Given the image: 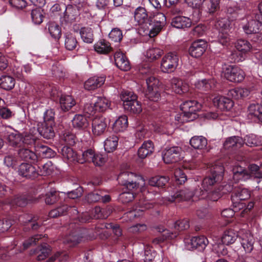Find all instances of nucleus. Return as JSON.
<instances>
[{"label": "nucleus", "mask_w": 262, "mask_h": 262, "mask_svg": "<svg viewBox=\"0 0 262 262\" xmlns=\"http://www.w3.org/2000/svg\"><path fill=\"white\" fill-rule=\"evenodd\" d=\"M36 148L39 156L43 158H51L55 156V152L47 146L38 145Z\"/></svg>", "instance_id": "nucleus-41"}, {"label": "nucleus", "mask_w": 262, "mask_h": 262, "mask_svg": "<svg viewBox=\"0 0 262 262\" xmlns=\"http://www.w3.org/2000/svg\"><path fill=\"white\" fill-rule=\"evenodd\" d=\"M168 178L164 176H156L149 180L148 183L151 186L162 187L165 185Z\"/></svg>", "instance_id": "nucleus-47"}, {"label": "nucleus", "mask_w": 262, "mask_h": 262, "mask_svg": "<svg viewBox=\"0 0 262 262\" xmlns=\"http://www.w3.org/2000/svg\"><path fill=\"white\" fill-rule=\"evenodd\" d=\"M134 19L139 25L147 23L148 17L146 9L142 7H138L134 12Z\"/></svg>", "instance_id": "nucleus-26"}, {"label": "nucleus", "mask_w": 262, "mask_h": 262, "mask_svg": "<svg viewBox=\"0 0 262 262\" xmlns=\"http://www.w3.org/2000/svg\"><path fill=\"white\" fill-rule=\"evenodd\" d=\"M221 180H217V177L210 173L205 177L202 182V187L205 190H208L210 188L216 183L220 182Z\"/></svg>", "instance_id": "nucleus-46"}, {"label": "nucleus", "mask_w": 262, "mask_h": 262, "mask_svg": "<svg viewBox=\"0 0 262 262\" xmlns=\"http://www.w3.org/2000/svg\"><path fill=\"white\" fill-rule=\"evenodd\" d=\"M72 122L73 127L79 129L85 128L89 125L86 117L80 114L76 115Z\"/></svg>", "instance_id": "nucleus-33"}, {"label": "nucleus", "mask_w": 262, "mask_h": 262, "mask_svg": "<svg viewBox=\"0 0 262 262\" xmlns=\"http://www.w3.org/2000/svg\"><path fill=\"white\" fill-rule=\"evenodd\" d=\"M153 207V205L147 201L140 200L136 208L126 213V216L130 221L141 216L145 210Z\"/></svg>", "instance_id": "nucleus-8"}, {"label": "nucleus", "mask_w": 262, "mask_h": 262, "mask_svg": "<svg viewBox=\"0 0 262 262\" xmlns=\"http://www.w3.org/2000/svg\"><path fill=\"white\" fill-rule=\"evenodd\" d=\"M250 197V191L246 188H238L231 195V201L235 207L241 208L243 205L241 202L248 199Z\"/></svg>", "instance_id": "nucleus-10"}, {"label": "nucleus", "mask_w": 262, "mask_h": 262, "mask_svg": "<svg viewBox=\"0 0 262 262\" xmlns=\"http://www.w3.org/2000/svg\"><path fill=\"white\" fill-rule=\"evenodd\" d=\"M238 235L233 230H229L224 232L222 237V242L224 244L230 245L234 243Z\"/></svg>", "instance_id": "nucleus-48"}, {"label": "nucleus", "mask_w": 262, "mask_h": 262, "mask_svg": "<svg viewBox=\"0 0 262 262\" xmlns=\"http://www.w3.org/2000/svg\"><path fill=\"white\" fill-rule=\"evenodd\" d=\"M189 143L194 149H203L206 147L207 140L202 136H195L191 138Z\"/></svg>", "instance_id": "nucleus-31"}, {"label": "nucleus", "mask_w": 262, "mask_h": 262, "mask_svg": "<svg viewBox=\"0 0 262 262\" xmlns=\"http://www.w3.org/2000/svg\"><path fill=\"white\" fill-rule=\"evenodd\" d=\"M154 27L149 32L150 37L157 35L166 24V16L163 13H158L154 16Z\"/></svg>", "instance_id": "nucleus-9"}, {"label": "nucleus", "mask_w": 262, "mask_h": 262, "mask_svg": "<svg viewBox=\"0 0 262 262\" xmlns=\"http://www.w3.org/2000/svg\"><path fill=\"white\" fill-rule=\"evenodd\" d=\"M61 154L63 158L70 162H78L79 157L77 152L72 148L64 146L61 149Z\"/></svg>", "instance_id": "nucleus-29"}, {"label": "nucleus", "mask_w": 262, "mask_h": 262, "mask_svg": "<svg viewBox=\"0 0 262 262\" xmlns=\"http://www.w3.org/2000/svg\"><path fill=\"white\" fill-rule=\"evenodd\" d=\"M154 150V146L152 141L148 140L145 141L139 148L138 154L141 159H144L148 155H151Z\"/></svg>", "instance_id": "nucleus-27"}, {"label": "nucleus", "mask_w": 262, "mask_h": 262, "mask_svg": "<svg viewBox=\"0 0 262 262\" xmlns=\"http://www.w3.org/2000/svg\"><path fill=\"white\" fill-rule=\"evenodd\" d=\"M193 196L192 191L187 188L182 189L176 192L173 195L168 198V201L170 202H179L182 201L190 200Z\"/></svg>", "instance_id": "nucleus-16"}, {"label": "nucleus", "mask_w": 262, "mask_h": 262, "mask_svg": "<svg viewBox=\"0 0 262 262\" xmlns=\"http://www.w3.org/2000/svg\"><path fill=\"white\" fill-rule=\"evenodd\" d=\"M80 34L81 39L84 42L91 43L93 41V32L91 28H81L80 30Z\"/></svg>", "instance_id": "nucleus-42"}, {"label": "nucleus", "mask_w": 262, "mask_h": 262, "mask_svg": "<svg viewBox=\"0 0 262 262\" xmlns=\"http://www.w3.org/2000/svg\"><path fill=\"white\" fill-rule=\"evenodd\" d=\"M33 200L30 197L25 195H17L14 197L11 203L13 205L19 207H24L30 203H32Z\"/></svg>", "instance_id": "nucleus-44"}, {"label": "nucleus", "mask_w": 262, "mask_h": 262, "mask_svg": "<svg viewBox=\"0 0 262 262\" xmlns=\"http://www.w3.org/2000/svg\"><path fill=\"white\" fill-rule=\"evenodd\" d=\"M105 78L103 76H94L88 79L84 83V88L89 91L94 90L103 84Z\"/></svg>", "instance_id": "nucleus-20"}, {"label": "nucleus", "mask_w": 262, "mask_h": 262, "mask_svg": "<svg viewBox=\"0 0 262 262\" xmlns=\"http://www.w3.org/2000/svg\"><path fill=\"white\" fill-rule=\"evenodd\" d=\"M262 116V105L259 103H251L248 107L247 117L249 119L259 120Z\"/></svg>", "instance_id": "nucleus-19"}, {"label": "nucleus", "mask_w": 262, "mask_h": 262, "mask_svg": "<svg viewBox=\"0 0 262 262\" xmlns=\"http://www.w3.org/2000/svg\"><path fill=\"white\" fill-rule=\"evenodd\" d=\"M206 42L202 39L194 41L189 48V53L192 57L198 58L201 56L205 51Z\"/></svg>", "instance_id": "nucleus-13"}, {"label": "nucleus", "mask_w": 262, "mask_h": 262, "mask_svg": "<svg viewBox=\"0 0 262 262\" xmlns=\"http://www.w3.org/2000/svg\"><path fill=\"white\" fill-rule=\"evenodd\" d=\"M250 94L248 89L242 88H237L229 91L228 95L234 99H237L248 96Z\"/></svg>", "instance_id": "nucleus-43"}, {"label": "nucleus", "mask_w": 262, "mask_h": 262, "mask_svg": "<svg viewBox=\"0 0 262 262\" xmlns=\"http://www.w3.org/2000/svg\"><path fill=\"white\" fill-rule=\"evenodd\" d=\"M51 252V247L47 244L44 243L36 248L34 254L36 255V259L40 261L43 260L48 257Z\"/></svg>", "instance_id": "nucleus-24"}, {"label": "nucleus", "mask_w": 262, "mask_h": 262, "mask_svg": "<svg viewBox=\"0 0 262 262\" xmlns=\"http://www.w3.org/2000/svg\"><path fill=\"white\" fill-rule=\"evenodd\" d=\"M109 37L113 41H121L123 37L122 31L118 28L113 29L109 34Z\"/></svg>", "instance_id": "nucleus-63"}, {"label": "nucleus", "mask_w": 262, "mask_h": 262, "mask_svg": "<svg viewBox=\"0 0 262 262\" xmlns=\"http://www.w3.org/2000/svg\"><path fill=\"white\" fill-rule=\"evenodd\" d=\"M59 200V193L56 191H50L46 195L45 202L49 205H52Z\"/></svg>", "instance_id": "nucleus-64"}, {"label": "nucleus", "mask_w": 262, "mask_h": 262, "mask_svg": "<svg viewBox=\"0 0 262 262\" xmlns=\"http://www.w3.org/2000/svg\"><path fill=\"white\" fill-rule=\"evenodd\" d=\"M95 51L99 54H106L112 50L110 43L105 40H101L98 41L94 45Z\"/></svg>", "instance_id": "nucleus-40"}, {"label": "nucleus", "mask_w": 262, "mask_h": 262, "mask_svg": "<svg viewBox=\"0 0 262 262\" xmlns=\"http://www.w3.org/2000/svg\"><path fill=\"white\" fill-rule=\"evenodd\" d=\"M194 85L196 88L202 91H207L212 88L214 83L212 80L203 79L196 82Z\"/></svg>", "instance_id": "nucleus-52"}, {"label": "nucleus", "mask_w": 262, "mask_h": 262, "mask_svg": "<svg viewBox=\"0 0 262 262\" xmlns=\"http://www.w3.org/2000/svg\"><path fill=\"white\" fill-rule=\"evenodd\" d=\"M207 238L204 236H201L198 237H193L190 241L189 244L191 245L190 249H204L208 244Z\"/></svg>", "instance_id": "nucleus-30"}, {"label": "nucleus", "mask_w": 262, "mask_h": 262, "mask_svg": "<svg viewBox=\"0 0 262 262\" xmlns=\"http://www.w3.org/2000/svg\"><path fill=\"white\" fill-rule=\"evenodd\" d=\"M48 30L51 36L55 39H59L61 35V29L59 25L52 22L48 24Z\"/></svg>", "instance_id": "nucleus-50"}, {"label": "nucleus", "mask_w": 262, "mask_h": 262, "mask_svg": "<svg viewBox=\"0 0 262 262\" xmlns=\"http://www.w3.org/2000/svg\"><path fill=\"white\" fill-rule=\"evenodd\" d=\"M54 126L47 124L46 123H39L38 124L36 131L44 138L50 139L55 136V132L53 129Z\"/></svg>", "instance_id": "nucleus-18"}, {"label": "nucleus", "mask_w": 262, "mask_h": 262, "mask_svg": "<svg viewBox=\"0 0 262 262\" xmlns=\"http://www.w3.org/2000/svg\"><path fill=\"white\" fill-rule=\"evenodd\" d=\"M6 140L10 146L16 147L20 144L23 137L17 130H7Z\"/></svg>", "instance_id": "nucleus-21"}, {"label": "nucleus", "mask_w": 262, "mask_h": 262, "mask_svg": "<svg viewBox=\"0 0 262 262\" xmlns=\"http://www.w3.org/2000/svg\"><path fill=\"white\" fill-rule=\"evenodd\" d=\"M15 84V80L14 78L8 75H3L0 78V86L7 91L13 89Z\"/></svg>", "instance_id": "nucleus-37"}, {"label": "nucleus", "mask_w": 262, "mask_h": 262, "mask_svg": "<svg viewBox=\"0 0 262 262\" xmlns=\"http://www.w3.org/2000/svg\"><path fill=\"white\" fill-rule=\"evenodd\" d=\"M219 32H229L232 29L231 22L227 18L217 19L214 24Z\"/></svg>", "instance_id": "nucleus-32"}, {"label": "nucleus", "mask_w": 262, "mask_h": 262, "mask_svg": "<svg viewBox=\"0 0 262 262\" xmlns=\"http://www.w3.org/2000/svg\"><path fill=\"white\" fill-rule=\"evenodd\" d=\"M118 143V137L116 135H112L108 137L104 141V148L105 150L107 152H111L114 151L117 146Z\"/></svg>", "instance_id": "nucleus-36"}, {"label": "nucleus", "mask_w": 262, "mask_h": 262, "mask_svg": "<svg viewBox=\"0 0 262 262\" xmlns=\"http://www.w3.org/2000/svg\"><path fill=\"white\" fill-rule=\"evenodd\" d=\"M163 54V51L159 48H151L148 49L146 52V56L151 60H155L159 58Z\"/></svg>", "instance_id": "nucleus-61"}, {"label": "nucleus", "mask_w": 262, "mask_h": 262, "mask_svg": "<svg viewBox=\"0 0 262 262\" xmlns=\"http://www.w3.org/2000/svg\"><path fill=\"white\" fill-rule=\"evenodd\" d=\"M235 48L239 52L242 53H246L251 50L252 46L246 40L239 39L235 43Z\"/></svg>", "instance_id": "nucleus-54"}, {"label": "nucleus", "mask_w": 262, "mask_h": 262, "mask_svg": "<svg viewBox=\"0 0 262 262\" xmlns=\"http://www.w3.org/2000/svg\"><path fill=\"white\" fill-rule=\"evenodd\" d=\"M86 200L89 203H95L100 202L106 203L111 200L109 195H103V192L96 191L88 194Z\"/></svg>", "instance_id": "nucleus-23"}, {"label": "nucleus", "mask_w": 262, "mask_h": 262, "mask_svg": "<svg viewBox=\"0 0 262 262\" xmlns=\"http://www.w3.org/2000/svg\"><path fill=\"white\" fill-rule=\"evenodd\" d=\"M191 21L188 17L178 16L172 19L171 25L172 27L177 29H185L191 26Z\"/></svg>", "instance_id": "nucleus-22"}, {"label": "nucleus", "mask_w": 262, "mask_h": 262, "mask_svg": "<svg viewBox=\"0 0 262 262\" xmlns=\"http://www.w3.org/2000/svg\"><path fill=\"white\" fill-rule=\"evenodd\" d=\"M36 133L37 131L35 128L31 129L29 133L26 134L25 136L23 137V142L25 144L28 145L34 144L36 140L38 139Z\"/></svg>", "instance_id": "nucleus-53"}, {"label": "nucleus", "mask_w": 262, "mask_h": 262, "mask_svg": "<svg viewBox=\"0 0 262 262\" xmlns=\"http://www.w3.org/2000/svg\"><path fill=\"white\" fill-rule=\"evenodd\" d=\"M114 60L116 66L121 70L127 71L130 69L129 61L122 52L117 51L114 54Z\"/></svg>", "instance_id": "nucleus-14"}, {"label": "nucleus", "mask_w": 262, "mask_h": 262, "mask_svg": "<svg viewBox=\"0 0 262 262\" xmlns=\"http://www.w3.org/2000/svg\"><path fill=\"white\" fill-rule=\"evenodd\" d=\"M65 48L70 51L75 49L78 46V41L75 36L71 33H67L64 34Z\"/></svg>", "instance_id": "nucleus-38"}, {"label": "nucleus", "mask_w": 262, "mask_h": 262, "mask_svg": "<svg viewBox=\"0 0 262 262\" xmlns=\"http://www.w3.org/2000/svg\"><path fill=\"white\" fill-rule=\"evenodd\" d=\"M133 178H136V176L134 173L124 171L119 174L118 180L119 183L123 185Z\"/></svg>", "instance_id": "nucleus-59"}, {"label": "nucleus", "mask_w": 262, "mask_h": 262, "mask_svg": "<svg viewBox=\"0 0 262 262\" xmlns=\"http://www.w3.org/2000/svg\"><path fill=\"white\" fill-rule=\"evenodd\" d=\"M75 140L76 137L73 134L66 132L61 136L60 143L62 144H65L72 146L75 144Z\"/></svg>", "instance_id": "nucleus-57"}, {"label": "nucleus", "mask_w": 262, "mask_h": 262, "mask_svg": "<svg viewBox=\"0 0 262 262\" xmlns=\"http://www.w3.org/2000/svg\"><path fill=\"white\" fill-rule=\"evenodd\" d=\"M242 139L239 137H231L226 139L224 146L225 149H227L234 147H240L242 145Z\"/></svg>", "instance_id": "nucleus-45"}, {"label": "nucleus", "mask_w": 262, "mask_h": 262, "mask_svg": "<svg viewBox=\"0 0 262 262\" xmlns=\"http://www.w3.org/2000/svg\"><path fill=\"white\" fill-rule=\"evenodd\" d=\"M83 236L80 233L79 231H75L68 235L64 239L63 242L69 244L70 246H74L80 243Z\"/></svg>", "instance_id": "nucleus-34"}, {"label": "nucleus", "mask_w": 262, "mask_h": 262, "mask_svg": "<svg viewBox=\"0 0 262 262\" xmlns=\"http://www.w3.org/2000/svg\"><path fill=\"white\" fill-rule=\"evenodd\" d=\"M121 99L123 102V106L132 101L137 100V96L133 92L128 91H123L121 94Z\"/></svg>", "instance_id": "nucleus-56"}, {"label": "nucleus", "mask_w": 262, "mask_h": 262, "mask_svg": "<svg viewBox=\"0 0 262 262\" xmlns=\"http://www.w3.org/2000/svg\"><path fill=\"white\" fill-rule=\"evenodd\" d=\"M17 154L19 158L26 161L34 162L37 159L36 155L27 148L23 147L19 149Z\"/></svg>", "instance_id": "nucleus-28"}, {"label": "nucleus", "mask_w": 262, "mask_h": 262, "mask_svg": "<svg viewBox=\"0 0 262 262\" xmlns=\"http://www.w3.org/2000/svg\"><path fill=\"white\" fill-rule=\"evenodd\" d=\"M181 109L182 113L175 116L178 124L195 119L198 117L196 112L201 109V104L195 100L187 101L181 105Z\"/></svg>", "instance_id": "nucleus-1"}, {"label": "nucleus", "mask_w": 262, "mask_h": 262, "mask_svg": "<svg viewBox=\"0 0 262 262\" xmlns=\"http://www.w3.org/2000/svg\"><path fill=\"white\" fill-rule=\"evenodd\" d=\"M19 175L27 178L33 179L38 176V171L35 167L28 163L21 164L18 170Z\"/></svg>", "instance_id": "nucleus-12"}, {"label": "nucleus", "mask_w": 262, "mask_h": 262, "mask_svg": "<svg viewBox=\"0 0 262 262\" xmlns=\"http://www.w3.org/2000/svg\"><path fill=\"white\" fill-rule=\"evenodd\" d=\"M31 16L32 21L37 25L40 24L43 20L42 10L40 7H37L32 10Z\"/></svg>", "instance_id": "nucleus-51"}, {"label": "nucleus", "mask_w": 262, "mask_h": 262, "mask_svg": "<svg viewBox=\"0 0 262 262\" xmlns=\"http://www.w3.org/2000/svg\"><path fill=\"white\" fill-rule=\"evenodd\" d=\"M92 125L93 134L96 136H100L104 133L107 124L104 117L97 116L93 119Z\"/></svg>", "instance_id": "nucleus-11"}, {"label": "nucleus", "mask_w": 262, "mask_h": 262, "mask_svg": "<svg viewBox=\"0 0 262 262\" xmlns=\"http://www.w3.org/2000/svg\"><path fill=\"white\" fill-rule=\"evenodd\" d=\"M146 97L151 101H157L160 97L158 88L147 89Z\"/></svg>", "instance_id": "nucleus-62"}, {"label": "nucleus", "mask_w": 262, "mask_h": 262, "mask_svg": "<svg viewBox=\"0 0 262 262\" xmlns=\"http://www.w3.org/2000/svg\"><path fill=\"white\" fill-rule=\"evenodd\" d=\"M95 105L99 112H104L109 108L111 101L105 97H98L95 101Z\"/></svg>", "instance_id": "nucleus-49"}, {"label": "nucleus", "mask_w": 262, "mask_h": 262, "mask_svg": "<svg viewBox=\"0 0 262 262\" xmlns=\"http://www.w3.org/2000/svg\"><path fill=\"white\" fill-rule=\"evenodd\" d=\"M241 244L246 253H250L253 249L254 239L249 231L241 230L238 233Z\"/></svg>", "instance_id": "nucleus-7"}, {"label": "nucleus", "mask_w": 262, "mask_h": 262, "mask_svg": "<svg viewBox=\"0 0 262 262\" xmlns=\"http://www.w3.org/2000/svg\"><path fill=\"white\" fill-rule=\"evenodd\" d=\"M157 230L160 233H162V236L156 237L152 240V243L155 244H158L167 238H173L178 235V232L174 233L170 232L169 230L164 229L163 227H157Z\"/></svg>", "instance_id": "nucleus-25"}, {"label": "nucleus", "mask_w": 262, "mask_h": 262, "mask_svg": "<svg viewBox=\"0 0 262 262\" xmlns=\"http://www.w3.org/2000/svg\"><path fill=\"white\" fill-rule=\"evenodd\" d=\"M246 22L243 23L242 28L244 31L247 34H256L257 40L262 39L261 34H258L260 27L261 26L259 19L257 17L256 13H252L246 17ZM256 41V40H255Z\"/></svg>", "instance_id": "nucleus-3"}, {"label": "nucleus", "mask_w": 262, "mask_h": 262, "mask_svg": "<svg viewBox=\"0 0 262 262\" xmlns=\"http://www.w3.org/2000/svg\"><path fill=\"white\" fill-rule=\"evenodd\" d=\"M224 76L231 82H240L244 79V71L237 67L229 66L224 72Z\"/></svg>", "instance_id": "nucleus-6"}, {"label": "nucleus", "mask_w": 262, "mask_h": 262, "mask_svg": "<svg viewBox=\"0 0 262 262\" xmlns=\"http://www.w3.org/2000/svg\"><path fill=\"white\" fill-rule=\"evenodd\" d=\"M182 151L181 148L179 146H173L165 149L162 156L164 162L170 164L180 161L181 159Z\"/></svg>", "instance_id": "nucleus-5"}, {"label": "nucleus", "mask_w": 262, "mask_h": 262, "mask_svg": "<svg viewBox=\"0 0 262 262\" xmlns=\"http://www.w3.org/2000/svg\"><path fill=\"white\" fill-rule=\"evenodd\" d=\"M59 102L61 108L64 112L68 111L76 104L75 100L70 95H61Z\"/></svg>", "instance_id": "nucleus-35"}, {"label": "nucleus", "mask_w": 262, "mask_h": 262, "mask_svg": "<svg viewBox=\"0 0 262 262\" xmlns=\"http://www.w3.org/2000/svg\"><path fill=\"white\" fill-rule=\"evenodd\" d=\"M179 61V56L176 52H169L162 59L161 71L167 73L173 72L178 66Z\"/></svg>", "instance_id": "nucleus-4"}, {"label": "nucleus", "mask_w": 262, "mask_h": 262, "mask_svg": "<svg viewBox=\"0 0 262 262\" xmlns=\"http://www.w3.org/2000/svg\"><path fill=\"white\" fill-rule=\"evenodd\" d=\"M224 172V167L220 163L212 165L210 168V173L217 177V180H222Z\"/></svg>", "instance_id": "nucleus-58"}, {"label": "nucleus", "mask_w": 262, "mask_h": 262, "mask_svg": "<svg viewBox=\"0 0 262 262\" xmlns=\"http://www.w3.org/2000/svg\"><path fill=\"white\" fill-rule=\"evenodd\" d=\"M233 179L238 182L239 180L245 181L250 178H262V164L259 167L256 164H251L249 166V171L242 167H237L233 170Z\"/></svg>", "instance_id": "nucleus-2"}, {"label": "nucleus", "mask_w": 262, "mask_h": 262, "mask_svg": "<svg viewBox=\"0 0 262 262\" xmlns=\"http://www.w3.org/2000/svg\"><path fill=\"white\" fill-rule=\"evenodd\" d=\"M212 101L214 106L222 111L229 110L233 106V102L231 99L222 96L214 97Z\"/></svg>", "instance_id": "nucleus-15"}, {"label": "nucleus", "mask_w": 262, "mask_h": 262, "mask_svg": "<svg viewBox=\"0 0 262 262\" xmlns=\"http://www.w3.org/2000/svg\"><path fill=\"white\" fill-rule=\"evenodd\" d=\"M128 126L127 117L121 116L119 117L113 124V129L116 132H123Z\"/></svg>", "instance_id": "nucleus-39"}, {"label": "nucleus", "mask_w": 262, "mask_h": 262, "mask_svg": "<svg viewBox=\"0 0 262 262\" xmlns=\"http://www.w3.org/2000/svg\"><path fill=\"white\" fill-rule=\"evenodd\" d=\"M124 108L126 111L134 114H138L142 111L141 103L137 100L128 103Z\"/></svg>", "instance_id": "nucleus-55"}, {"label": "nucleus", "mask_w": 262, "mask_h": 262, "mask_svg": "<svg viewBox=\"0 0 262 262\" xmlns=\"http://www.w3.org/2000/svg\"><path fill=\"white\" fill-rule=\"evenodd\" d=\"M95 154V151L91 149L84 151L82 153V158H79L78 163H83L85 162H92Z\"/></svg>", "instance_id": "nucleus-60"}, {"label": "nucleus", "mask_w": 262, "mask_h": 262, "mask_svg": "<svg viewBox=\"0 0 262 262\" xmlns=\"http://www.w3.org/2000/svg\"><path fill=\"white\" fill-rule=\"evenodd\" d=\"M171 88L175 93L180 95L187 93L189 91L188 85L182 80L173 78L171 80Z\"/></svg>", "instance_id": "nucleus-17"}]
</instances>
